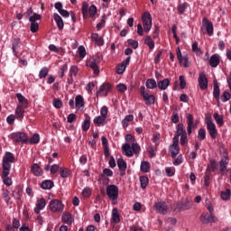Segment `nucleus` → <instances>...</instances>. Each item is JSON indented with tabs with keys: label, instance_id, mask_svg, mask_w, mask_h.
Here are the masks:
<instances>
[{
	"label": "nucleus",
	"instance_id": "11",
	"mask_svg": "<svg viewBox=\"0 0 231 231\" xmlns=\"http://www.w3.org/2000/svg\"><path fill=\"white\" fill-rule=\"evenodd\" d=\"M11 139L16 143H28V135L23 132H14L11 134Z\"/></svg>",
	"mask_w": 231,
	"mask_h": 231
},
{
	"label": "nucleus",
	"instance_id": "56",
	"mask_svg": "<svg viewBox=\"0 0 231 231\" xmlns=\"http://www.w3.org/2000/svg\"><path fill=\"white\" fill-rule=\"evenodd\" d=\"M166 176L168 178H172L176 174V168L174 167H167L165 168Z\"/></svg>",
	"mask_w": 231,
	"mask_h": 231
},
{
	"label": "nucleus",
	"instance_id": "14",
	"mask_svg": "<svg viewBox=\"0 0 231 231\" xmlns=\"http://www.w3.org/2000/svg\"><path fill=\"white\" fill-rule=\"evenodd\" d=\"M176 51H177V59L179 60V64H180V66H183L184 68H189V66H190V61L189 60V55L183 56V54H181V50L180 49V47L176 49Z\"/></svg>",
	"mask_w": 231,
	"mask_h": 231
},
{
	"label": "nucleus",
	"instance_id": "47",
	"mask_svg": "<svg viewBox=\"0 0 231 231\" xmlns=\"http://www.w3.org/2000/svg\"><path fill=\"white\" fill-rule=\"evenodd\" d=\"M214 120H215L216 124L218 125V127H223V125H225V121L223 120V116H221L217 113H215Z\"/></svg>",
	"mask_w": 231,
	"mask_h": 231
},
{
	"label": "nucleus",
	"instance_id": "4",
	"mask_svg": "<svg viewBox=\"0 0 231 231\" xmlns=\"http://www.w3.org/2000/svg\"><path fill=\"white\" fill-rule=\"evenodd\" d=\"M107 113H109L107 106H102L100 109V116H97L93 119L95 125H97V127H104V125L107 124Z\"/></svg>",
	"mask_w": 231,
	"mask_h": 231
},
{
	"label": "nucleus",
	"instance_id": "8",
	"mask_svg": "<svg viewBox=\"0 0 231 231\" xmlns=\"http://www.w3.org/2000/svg\"><path fill=\"white\" fill-rule=\"evenodd\" d=\"M200 30L202 33L209 35V37L214 35V24L207 18L202 19V26Z\"/></svg>",
	"mask_w": 231,
	"mask_h": 231
},
{
	"label": "nucleus",
	"instance_id": "39",
	"mask_svg": "<svg viewBox=\"0 0 231 231\" xmlns=\"http://www.w3.org/2000/svg\"><path fill=\"white\" fill-rule=\"evenodd\" d=\"M143 98L146 106H154V102L156 101L154 95H151V94H147L146 96H143Z\"/></svg>",
	"mask_w": 231,
	"mask_h": 231
},
{
	"label": "nucleus",
	"instance_id": "2",
	"mask_svg": "<svg viewBox=\"0 0 231 231\" xmlns=\"http://www.w3.org/2000/svg\"><path fill=\"white\" fill-rule=\"evenodd\" d=\"M143 26L141 23L137 24V33L140 37L143 35V30L145 33H149L151 32V28H152V15L151 13L145 12L142 15Z\"/></svg>",
	"mask_w": 231,
	"mask_h": 231
},
{
	"label": "nucleus",
	"instance_id": "57",
	"mask_svg": "<svg viewBox=\"0 0 231 231\" xmlns=\"http://www.w3.org/2000/svg\"><path fill=\"white\" fill-rule=\"evenodd\" d=\"M141 188L146 189L147 185H149V178L147 176L140 177Z\"/></svg>",
	"mask_w": 231,
	"mask_h": 231
},
{
	"label": "nucleus",
	"instance_id": "22",
	"mask_svg": "<svg viewBox=\"0 0 231 231\" xmlns=\"http://www.w3.org/2000/svg\"><path fill=\"white\" fill-rule=\"evenodd\" d=\"M153 208L156 210V212H158V214H162L163 216H165V214H167L169 207L165 202H156L153 205Z\"/></svg>",
	"mask_w": 231,
	"mask_h": 231
},
{
	"label": "nucleus",
	"instance_id": "48",
	"mask_svg": "<svg viewBox=\"0 0 231 231\" xmlns=\"http://www.w3.org/2000/svg\"><path fill=\"white\" fill-rule=\"evenodd\" d=\"M220 198L223 199V201H228L231 198L230 189H227L225 191H221Z\"/></svg>",
	"mask_w": 231,
	"mask_h": 231
},
{
	"label": "nucleus",
	"instance_id": "7",
	"mask_svg": "<svg viewBox=\"0 0 231 231\" xmlns=\"http://www.w3.org/2000/svg\"><path fill=\"white\" fill-rule=\"evenodd\" d=\"M49 208L51 212L60 214V212H64L65 206L60 199H53L49 203Z\"/></svg>",
	"mask_w": 231,
	"mask_h": 231
},
{
	"label": "nucleus",
	"instance_id": "61",
	"mask_svg": "<svg viewBox=\"0 0 231 231\" xmlns=\"http://www.w3.org/2000/svg\"><path fill=\"white\" fill-rule=\"evenodd\" d=\"M82 196L83 198H86V199L91 198V189L89 187H86L82 190Z\"/></svg>",
	"mask_w": 231,
	"mask_h": 231
},
{
	"label": "nucleus",
	"instance_id": "35",
	"mask_svg": "<svg viewBox=\"0 0 231 231\" xmlns=\"http://www.w3.org/2000/svg\"><path fill=\"white\" fill-rule=\"evenodd\" d=\"M61 219L65 225L71 226L73 225V216H71V213L65 212L63 213Z\"/></svg>",
	"mask_w": 231,
	"mask_h": 231
},
{
	"label": "nucleus",
	"instance_id": "18",
	"mask_svg": "<svg viewBox=\"0 0 231 231\" xmlns=\"http://www.w3.org/2000/svg\"><path fill=\"white\" fill-rule=\"evenodd\" d=\"M169 152L171 158H176L180 154V144L178 143V139H173L172 143L169 146Z\"/></svg>",
	"mask_w": 231,
	"mask_h": 231
},
{
	"label": "nucleus",
	"instance_id": "21",
	"mask_svg": "<svg viewBox=\"0 0 231 231\" xmlns=\"http://www.w3.org/2000/svg\"><path fill=\"white\" fill-rule=\"evenodd\" d=\"M10 171L11 170H5L3 169L2 171V181L4 183V185H6V187H12L14 181L12 180V178H9L8 176H10Z\"/></svg>",
	"mask_w": 231,
	"mask_h": 231
},
{
	"label": "nucleus",
	"instance_id": "55",
	"mask_svg": "<svg viewBox=\"0 0 231 231\" xmlns=\"http://www.w3.org/2000/svg\"><path fill=\"white\" fill-rule=\"evenodd\" d=\"M60 178L66 179L69 177V169L68 168H60Z\"/></svg>",
	"mask_w": 231,
	"mask_h": 231
},
{
	"label": "nucleus",
	"instance_id": "64",
	"mask_svg": "<svg viewBox=\"0 0 231 231\" xmlns=\"http://www.w3.org/2000/svg\"><path fill=\"white\" fill-rule=\"evenodd\" d=\"M127 42L130 46L134 48V50H138V41L133 40V39H128Z\"/></svg>",
	"mask_w": 231,
	"mask_h": 231
},
{
	"label": "nucleus",
	"instance_id": "20",
	"mask_svg": "<svg viewBox=\"0 0 231 231\" xmlns=\"http://www.w3.org/2000/svg\"><path fill=\"white\" fill-rule=\"evenodd\" d=\"M106 176L111 177L113 176V170L109 168H105L103 170V175H100L99 181L103 185H107L109 183V179H107Z\"/></svg>",
	"mask_w": 231,
	"mask_h": 231
},
{
	"label": "nucleus",
	"instance_id": "19",
	"mask_svg": "<svg viewBox=\"0 0 231 231\" xmlns=\"http://www.w3.org/2000/svg\"><path fill=\"white\" fill-rule=\"evenodd\" d=\"M78 74H79V67L77 65L70 66L69 70V78L67 79V84L71 86V84L75 82V79H73V77H76Z\"/></svg>",
	"mask_w": 231,
	"mask_h": 231
},
{
	"label": "nucleus",
	"instance_id": "38",
	"mask_svg": "<svg viewBox=\"0 0 231 231\" xmlns=\"http://www.w3.org/2000/svg\"><path fill=\"white\" fill-rule=\"evenodd\" d=\"M141 172L147 174V172H151V162L148 161H143L140 165Z\"/></svg>",
	"mask_w": 231,
	"mask_h": 231
},
{
	"label": "nucleus",
	"instance_id": "23",
	"mask_svg": "<svg viewBox=\"0 0 231 231\" xmlns=\"http://www.w3.org/2000/svg\"><path fill=\"white\" fill-rule=\"evenodd\" d=\"M44 208H46V199H37L36 207L33 208L34 214H41V210H44Z\"/></svg>",
	"mask_w": 231,
	"mask_h": 231
},
{
	"label": "nucleus",
	"instance_id": "41",
	"mask_svg": "<svg viewBox=\"0 0 231 231\" xmlns=\"http://www.w3.org/2000/svg\"><path fill=\"white\" fill-rule=\"evenodd\" d=\"M16 98L19 102L18 106H28V99L23 96L21 93L16 94Z\"/></svg>",
	"mask_w": 231,
	"mask_h": 231
},
{
	"label": "nucleus",
	"instance_id": "46",
	"mask_svg": "<svg viewBox=\"0 0 231 231\" xmlns=\"http://www.w3.org/2000/svg\"><path fill=\"white\" fill-rule=\"evenodd\" d=\"M88 12H89V5H88V2H83L81 6V13L84 19H88Z\"/></svg>",
	"mask_w": 231,
	"mask_h": 231
},
{
	"label": "nucleus",
	"instance_id": "25",
	"mask_svg": "<svg viewBox=\"0 0 231 231\" xmlns=\"http://www.w3.org/2000/svg\"><path fill=\"white\" fill-rule=\"evenodd\" d=\"M129 62H131V56H128L121 64L116 66V74L122 75L125 71L127 66H129Z\"/></svg>",
	"mask_w": 231,
	"mask_h": 231
},
{
	"label": "nucleus",
	"instance_id": "3",
	"mask_svg": "<svg viewBox=\"0 0 231 231\" xmlns=\"http://www.w3.org/2000/svg\"><path fill=\"white\" fill-rule=\"evenodd\" d=\"M187 134H189L185 130L183 124L180 123L176 127V133L175 135L173 136V140H177V143L179 144L180 142V145L182 147H187V145H189V138L187 137Z\"/></svg>",
	"mask_w": 231,
	"mask_h": 231
},
{
	"label": "nucleus",
	"instance_id": "50",
	"mask_svg": "<svg viewBox=\"0 0 231 231\" xmlns=\"http://www.w3.org/2000/svg\"><path fill=\"white\" fill-rule=\"evenodd\" d=\"M23 197V189L21 187L17 186L15 189L13 191V198H15V199H21Z\"/></svg>",
	"mask_w": 231,
	"mask_h": 231
},
{
	"label": "nucleus",
	"instance_id": "60",
	"mask_svg": "<svg viewBox=\"0 0 231 231\" xmlns=\"http://www.w3.org/2000/svg\"><path fill=\"white\" fill-rule=\"evenodd\" d=\"M78 53L79 55V57L81 59H84L87 55V52H86V47H84V45H80L79 48H78Z\"/></svg>",
	"mask_w": 231,
	"mask_h": 231
},
{
	"label": "nucleus",
	"instance_id": "13",
	"mask_svg": "<svg viewBox=\"0 0 231 231\" xmlns=\"http://www.w3.org/2000/svg\"><path fill=\"white\" fill-rule=\"evenodd\" d=\"M206 126L209 133V136H211L212 140H216L217 138V128L216 127V124L212 119H208L206 121Z\"/></svg>",
	"mask_w": 231,
	"mask_h": 231
},
{
	"label": "nucleus",
	"instance_id": "32",
	"mask_svg": "<svg viewBox=\"0 0 231 231\" xmlns=\"http://www.w3.org/2000/svg\"><path fill=\"white\" fill-rule=\"evenodd\" d=\"M220 60L221 57L219 54H213L209 59V65L211 68H217L219 66Z\"/></svg>",
	"mask_w": 231,
	"mask_h": 231
},
{
	"label": "nucleus",
	"instance_id": "36",
	"mask_svg": "<svg viewBox=\"0 0 231 231\" xmlns=\"http://www.w3.org/2000/svg\"><path fill=\"white\" fill-rule=\"evenodd\" d=\"M157 86L161 91H165L169 86H171V79H164L157 83Z\"/></svg>",
	"mask_w": 231,
	"mask_h": 231
},
{
	"label": "nucleus",
	"instance_id": "29",
	"mask_svg": "<svg viewBox=\"0 0 231 231\" xmlns=\"http://www.w3.org/2000/svg\"><path fill=\"white\" fill-rule=\"evenodd\" d=\"M134 116L126 115L121 121V125L123 129H127V127H129V124H131V122H134Z\"/></svg>",
	"mask_w": 231,
	"mask_h": 231
},
{
	"label": "nucleus",
	"instance_id": "51",
	"mask_svg": "<svg viewBox=\"0 0 231 231\" xmlns=\"http://www.w3.org/2000/svg\"><path fill=\"white\" fill-rule=\"evenodd\" d=\"M205 138H207V130H205V128H199L198 132V140L203 142Z\"/></svg>",
	"mask_w": 231,
	"mask_h": 231
},
{
	"label": "nucleus",
	"instance_id": "5",
	"mask_svg": "<svg viewBox=\"0 0 231 231\" xmlns=\"http://www.w3.org/2000/svg\"><path fill=\"white\" fill-rule=\"evenodd\" d=\"M118 186L115 184H110L106 187V196L110 201H112L113 205H116L118 203Z\"/></svg>",
	"mask_w": 231,
	"mask_h": 231
},
{
	"label": "nucleus",
	"instance_id": "10",
	"mask_svg": "<svg viewBox=\"0 0 231 231\" xmlns=\"http://www.w3.org/2000/svg\"><path fill=\"white\" fill-rule=\"evenodd\" d=\"M230 160L228 159V152H224L221 155V160L218 162L219 165V171L220 172H229L231 171V169H227Z\"/></svg>",
	"mask_w": 231,
	"mask_h": 231
},
{
	"label": "nucleus",
	"instance_id": "24",
	"mask_svg": "<svg viewBox=\"0 0 231 231\" xmlns=\"http://www.w3.org/2000/svg\"><path fill=\"white\" fill-rule=\"evenodd\" d=\"M111 92V84L104 83L100 86L99 90L97 91V97H107V93Z\"/></svg>",
	"mask_w": 231,
	"mask_h": 231
},
{
	"label": "nucleus",
	"instance_id": "49",
	"mask_svg": "<svg viewBox=\"0 0 231 231\" xmlns=\"http://www.w3.org/2000/svg\"><path fill=\"white\" fill-rule=\"evenodd\" d=\"M145 86L148 89H155L156 86H158V84L156 83V80L152 79H148L145 82Z\"/></svg>",
	"mask_w": 231,
	"mask_h": 231
},
{
	"label": "nucleus",
	"instance_id": "12",
	"mask_svg": "<svg viewBox=\"0 0 231 231\" xmlns=\"http://www.w3.org/2000/svg\"><path fill=\"white\" fill-rule=\"evenodd\" d=\"M29 21L31 23L30 31L32 33H36V32H39V23H37V21H41V14L34 13L29 17Z\"/></svg>",
	"mask_w": 231,
	"mask_h": 231
},
{
	"label": "nucleus",
	"instance_id": "54",
	"mask_svg": "<svg viewBox=\"0 0 231 231\" xmlns=\"http://www.w3.org/2000/svg\"><path fill=\"white\" fill-rule=\"evenodd\" d=\"M49 73H50V69H48V67L42 68L39 72V79H46Z\"/></svg>",
	"mask_w": 231,
	"mask_h": 231
},
{
	"label": "nucleus",
	"instance_id": "45",
	"mask_svg": "<svg viewBox=\"0 0 231 231\" xmlns=\"http://www.w3.org/2000/svg\"><path fill=\"white\" fill-rule=\"evenodd\" d=\"M144 44L148 46L149 50H154L155 43L151 36L146 35L144 37Z\"/></svg>",
	"mask_w": 231,
	"mask_h": 231
},
{
	"label": "nucleus",
	"instance_id": "1",
	"mask_svg": "<svg viewBox=\"0 0 231 231\" xmlns=\"http://www.w3.org/2000/svg\"><path fill=\"white\" fill-rule=\"evenodd\" d=\"M125 143L122 146L123 154L127 158H133L134 154L138 156L142 151V147L136 143V138L133 134H128L125 137Z\"/></svg>",
	"mask_w": 231,
	"mask_h": 231
},
{
	"label": "nucleus",
	"instance_id": "28",
	"mask_svg": "<svg viewBox=\"0 0 231 231\" xmlns=\"http://www.w3.org/2000/svg\"><path fill=\"white\" fill-rule=\"evenodd\" d=\"M26 106H23L21 105H17L16 109L14 111V116L18 118V120H23L24 118Z\"/></svg>",
	"mask_w": 231,
	"mask_h": 231
},
{
	"label": "nucleus",
	"instance_id": "6",
	"mask_svg": "<svg viewBox=\"0 0 231 231\" xmlns=\"http://www.w3.org/2000/svg\"><path fill=\"white\" fill-rule=\"evenodd\" d=\"M186 122H187V132L188 135L190 136L196 129H198L199 122L194 121V116L191 114H186Z\"/></svg>",
	"mask_w": 231,
	"mask_h": 231
},
{
	"label": "nucleus",
	"instance_id": "59",
	"mask_svg": "<svg viewBox=\"0 0 231 231\" xmlns=\"http://www.w3.org/2000/svg\"><path fill=\"white\" fill-rule=\"evenodd\" d=\"M68 71V64H64L63 66L60 67L58 75L60 77V79L64 78L65 73Z\"/></svg>",
	"mask_w": 231,
	"mask_h": 231
},
{
	"label": "nucleus",
	"instance_id": "34",
	"mask_svg": "<svg viewBox=\"0 0 231 231\" xmlns=\"http://www.w3.org/2000/svg\"><path fill=\"white\" fill-rule=\"evenodd\" d=\"M40 187L41 189H42V190H51V189L55 187V183L53 182V180H46L41 183Z\"/></svg>",
	"mask_w": 231,
	"mask_h": 231
},
{
	"label": "nucleus",
	"instance_id": "42",
	"mask_svg": "<svg viewBox=\"0 0 231 231\" xmlns=\"http://www.w3.org/2000/svg\"><path fill=\"white\" fill-rule=\"evenodd\" d=\"M41 142V136L39 134H34L32 137L28 139L27 137V143H30L31 145H35Z\"/></svg>",
	"mask_w": 231,
	"mask_h": 231
},
{
	"label": "nucleus",
	"instance_id": "58",
	"mask_svg": "<svg viewBox=\"0 0 231 231\" xmlns=\"http://www.w3.org/2000/svg\"><path fill=\"white\" fill-rule=\"evenodd\" d=\"M97 5H92L89 6L88 8V15L91 19H93V17H95L97 15Z\"/></svg>",
	"mask_w": 231,
	"mask_h": 231
},
{
	"label": "nucleus",
	"instance_id": "62",
	"mask_svg": "<svg viewBox=\"0 0 231 231\" xmlns=\"http://www.w3.org/2000/svg\"><path fill=\"white\" fill-rule=\"evenodd\" d=\"M179 81L180 89H185V88H187V81L185 80V76H180Z\"/></svg>",
	"mask_w": 231,
	"mask_h": 231
},
{
	"label": "nucleus",
	"instance_id": "9",
	"mask_svg": "<svg viewBox=\"0 0 231 231\" xmlns=\"http://www.w3.org/2000/svg\"><path fill=\"white\" fill-rule=\"evenodd\" d=\"M14 162H15V157H14V153L6 152L2 161L3 169L11 170L12 163H14Z\"/></svg>",
	"mask_w": 231,
	"mask_h": 231
},
{
	"label": "nucleus",
	"instance_id": "37",
	"mask_svg": "<svg viewBox=\"0 0 231 231\" xmlns=\"http://www.w3.org/2000/svg\"><path fill=\"white\" fill-rule=\"evenodd\" d=\"M31 171L34 176L37 177L42 176L43 174L42 168H41L38 163H34L32 165Z\"/></svg>",
	"mask_w": 231,
	"mask_h": 231
},
{
	"label": "nucleus",
	"instance_id": "33",
	"mask_svg": "<svg viewBox=\"0 0 231 231\" xmlns=\"http://www.w3.org/2000/svg\"><path fill=\"white\" fill-rule=\"evenodd\" d=\"M86 64L88 68H91V69H93L95 75H98V73H100V69H98V65L96 60H88Z\"/></svg>",
	"mask_w": 231,
	"mask_h": 231
},
{
	"label": "nucleus",
	"instance_id": "52",
	"mask_svg": "<svg viewBox=\"0 0 231 231\" xmlns=\"http://www.w3.org/2000/svg\"><path fill=\"white\" fill-rule=\"evenodd\" d=\"M2 198L5 199V203L8 205L12 199L10 197V190L3 189Z\"/></svg>",
	"mask_w": 231,
	"mask_h": 231
},
{
	"label": "nucleus",
	"instance_id": "53",
	"mask_svg": "<svg viewBox=\"0 0 231 231\" xmlns=\"http://www.w3.org/2000/svg\"><path fill=\"white\" fill-rule=\"evenodd\" d=\"M112 219L115 223L120 222V214H118L117 208H113L112 210Z\"/></svg>",
	"mask_w": 231,
	"mask_h": 231
},
{
	"label": "nucleus",
	"instance_id": "31",
	"mask_svg": "<svg viewBox=\"0 0 231 231\" xmlns=\"http://www.w3.org/2000/svg\"><path fill=\"white\" fill-rule=\"evenodd\" d=\"M91 39L96 46H104V37L99 36L98 33L93 32L91 34Z\"/></svg>",
	"mask_w": 231,
	"mask_h": 231
},
{
	"label": "nucleus",
	"instance_id": "43",
	"mask_svg": "<svg viewBox=\"0 0 231 231\" xmlns=\"http://www.w3.org/2000/svg\"><path fill=\"white\" fill-rule=\"evenodd\" d=\"M191 50L198 57H201V55H203V51H201V48L199 47L198 42H194L192 43Z\"/></svg>",
	"mask_w": 231,
	"mask_h": 231
},
{
	"label": "nucleus",
	"instance_id": "26",
	"mask_svg": "<svg viewBox=\"0 0 231 231\" xmlns=\"http://www.w3.org/2000/svg\"><path fill=\"white\" fill-rule=\"evenodd\" d=\"M84 97L78 95L75 97V107L77 111H82L85 106Z\"/></svg>",
	"mask_w": 231,
	"mask_h": 231
},
{
	"label": "nucleus",
	"instance_id": "63",
	"mask_svg": "<svg viewBox=\"0 0 231 231\" xmlns=\"http://www.w3.org/2000/svg\"><path fill=\"white\" fill-rule=\"evenodd\" d=\"M230 98H231L230 92L224 91L222 96H221L222 102H228V100H230Z\"/></svg>",
	"mask_w": 231,
	"mask_h": 231
},
{
	"label": "nucleus",
	"instance_id": "44",
	"mask_svg": "<svg viewBox=\"0 0 231 231\" xmlns=\"http://www.w3.org/2000/svg\"><path fill=\"white\" fill-rule=\"evenodd\" d=\"M117 167L119 171H122L123 172H125V171H127V162L124 161V158L117 159Z\"/></svg>",
	"mask_w": 231,
	"mask_h": 231
},
{
	"label": "nucleus",
	"instance_id": "40",
	"mask_svg": "<svg viewBox=\"0 0 231 231\" xmlns=\"http://www.w3.org/2000/svg\"><path fill=\"white\" fill-rule=\"evenodd\" d=\"M53 17L59 30H64V21H62V17H60L57 13L53 14Z\"/></svg>",
	"mask_w": 231,
	"mask_h": 231
},
{
	"label": "nucleus",
	"instance_id": "27",
	"mask_svg": "<svg viewBox=\"0 0 231 231\" xmlns=\"http://www.w3.org/2000/svg\"><path fill=\"white\" fill-rule=\"evenodd\" d=\"M91 127V116L88 114L85 115V119L83 120L81 124L82 131L85 133H88L89 131V128Z\"/></svg>",
	"mask_w": 231,
	"mask_h": 231
},
{
	"label": "nucleus",
	"instance_id": "30",
	"mask_svg": "<svg viewBox=\"0 0 231 231\" xmlns=\"http://www.w3.org/2000/svg\"><path fill=\"white\" fill-rule=\"evenodd\" d=\"M219 95H221V89L219 88L217 80L215 79L213 81V97L217 100V104H219Z\"/></svg>",
	"mask_w": 231,
	"mask_h": 231
},
{
	"label": "nucleus",
	"instance_id": "16",
	"mask_svg": "<svg viewBox=\"0 0 231 231\" xmlns=\"http://www.w3.org/2000/svg\"><path fill=\"white\" fill-rule=\"evenodd\" d=\"M200 221L203 225H208V223H216L217 217L214 216V213H204L200 216Z\"/></svg>",
	"mask_w": 231,
	"mask_h": 231
},
{
	"label": "nucleus",
	"instance_id": "15",
	"mask_svg": "<svg viewBox=\"0 0 231 231\" xmlns=\"http://www.w3.org/2000/svg\"><path fill=\"white\" fill-rule=\"evenodd\" d=\"M198 82L201 91H205V89L208 88V79L207 78V74H205V72H199Z\"/></svg>",
	"mask_w": 231,
	"mask_h": 231
},
{
	"label": "nucleus",
	"instance_id": "17",
	"mask_svg": "<svg viewBox=\"0 0 231 231\" xmlns=\"http://www.w3.org/2000/svg\"><path fill=\"white\" fill-rule=\"evenodd\" d=\"M11 50L13 51L14 57H16V59H19V48H21V38H14L11 41Z\"/></svg>",
	"mask_w": 231,
	"mask_h": 231
}]
</instances>
